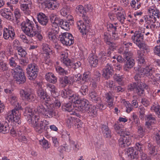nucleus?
<instances>
[{"label": "nucleus", "instance_id": "393cba45", "mask_svg": "<svg viewBox=\"0 0 160 160\" xmlns=\"http://www.w3.org/2000/svg\"><path fill=\"white\" fill-rule=\"evenodd\" d=\"M145 52L144 50H138L137 51L138 60L140 64H145Z\"/></svg>", "mask_w": 160, "mask_h": 160}, {"label": "nucleus", "instance_id": "39448f33", "mask_svg": "<svg viewBox=\"0 0 160 160\" xmlns=\"http://www.w3.org/2000/svg\"><path fill=\"white\" fill-rule=\"evenodd\" d=\"M78 111L83 113L86 112L88 113H92V115L93 117L96 116L97 114L96 107L90 104L88 101L86 99L84 102H82L81 106Z\"/></svg>", "mask_w": 160, "mask_h": 160}, {"label": "nucleus", "instance_id": "e433bc0d", "mask_svg": "<svg viewBox=\"0 0 160 160\" xmlns=\"http://www.w3.org/2000/svg\"><path fill=\"white\" fill-rule=\"evenodd\" d=\"M147 147L149 153L151 154H154L155 152V147L150 142L147 143Z\"/></svg>", "mask_w": 160, "mask_h": 160}, {"label": "nucleus", "instance_id": "680f3d73", "mask_svg": "<svg viewBox=\"0 0 160 160\" xmlns=\"http://www.w3.org/2000/svg\"><path fill=\"white\" fill-rule=\"evenodd\" d=\"M47 86L50 89V91L52 93L54 94H56V88L55 86L49 83H48L47 85Z\"/></svg>", "mask_w": 160, "mask_h": 160}, {"label": "nucleus", "instance_id": "a878e982", "mask_svg": "<svg viewBox=\"0 0 160 160\" xmlns=\"http://www.w3.org/2000/svg\"><path fill=\"white\" fill-rule=\"evenodd\" d=\"M59 26L62 29L66 30H69L70 27L69 22L66 20H63L61 18H60L59 20Z\"/></svg>", "mask_w": 160, "mask_h": 160}, {"label": "nucleus", "instance_id": "f257e3e1", "mask_svg": "<svg viewBox=\"0 0 160 160\" xmlns=\"http://www.w3.org/2000/svg\"><path fill=\"white\" fill-rule=\"evenodd\" d=\"M11 103L12 105L15 106V109L12 110L11 113H9L6 118L9 122H13L19 124L21 123V121L18 115V110L21 107H19V103L17 102V98L15 96H12L11 98Z\"/></svg>", "mask_w": 160, "mask_h": 160}, {"label": "nucleus", "instance_id": "a211bd4d", "mask_svg": "<svg viewBox=\"0 0 160 160\" xmlns=\"http://www.w3.org/2000/svg\"><path fill=\"white\" fill-rule=\"evenodd\" d=\"M148 10L149 13V18H153L154 21L153 22H155L156 21V18H159L160 17L159 10L156 8H155V9L149 8Z\"/></svg>", "mask_w": 160, "mask_h": 160}, {"label": "nucleus", "instance_id": "72a5a7b5", "mask_svg": "<svg viewBox=\"0 0 160 160\" xmlns=\"http://www.w3.org/2000/svg\"><path fill=\"white\" fill-rule=\"evenodd\" d=\"M88 61L91 66L95 67L98 63V60L96 57L92 56L89 58Z\"/></svg>", "mask_w": 160, "mask_h": 160}, {"label": "nucleus", "instance_id": "dca6fc26", "mask_svg": "<svg viewBox=\"0 0 160 160\" xmlns=\"http://www.w3.org/2000/svg\"><path fill=\"white\" fill-rule=\"evenodd\" d=\"M3 37L6 40L8 39L9 38L13 39L15 36L14 30L12 27L8 28H5L3 29Z\"/></svg>", "mask_w": 160, "mask_h": 160}, {"label": "nucleus", "instance_id": "13d9d810", "mask_svg": "<svg viewBox=\"0 0 160 160\" xmlns=\"http://www.w3.org/2000/svg\"><path fill=\"white\" fill-rule=\"evenodd\" d=\"M114 79L119 83L121 82L122 79V78L121 76L119 75V74H115L113 76Z\"/></svg>", "mask_w": 160, "mask_h": 160}, {"label": "nucleus", "instance_id": "4d7b16f0", "mask_svg": "<svg viewBox=\"0 0 160 160\" xmlns=\"http://www.w3.org/2000/svg\"><path fill=\"white\" fill-rule=\"evenodd\" d=\"M107 86L110 89L113 90L115 86V83L112 81H108L107 82Z\"/></svg>", "mask_w": 160, "mask_h": 160}, {"label": "nucleus", "instance_id": "1a4fd4ad", "mask_svg": "<svg viewBox=\"0 0 160 160\" xmlns=\"http://www.w3.org/2000/svg\"><path fill=\"white\" fill-rule=\"evenodd\" d=\"M20 96L23 100L27 101L29 102L34 101L35 97L32 93V89L28 88L24 90L22 89L20 91Z\"/></svg>", "mask_w": 160, "mask_h": 160}, {"label": "nucleus", "instance_id": "de8ad7c7", "mask_svg": "<svg viewBox=\"0 0 160 160\" xmlns=\"http://www.w3.org/2000/svg\"><path fill=\"white\" fill-rule=\"evenodd\" d=\"M76 12L77 13H79L82 14H83V13L85 12L84 8L83 7L82 5H78L76 8Z\"/></svg>", "mask_w": 160, "mask_h": 160}, {"label": "nucleus", "instance_id": "3c124183", "mask_svg": "<svg viewBox=\"0 0 160 160\" xmlns=\"http://www.w3.org/2000/svg\"><path fill=\"white\" fill-rule=\"evenodd\" d=\"M59 81L60 84L62 87H65L67 85L64 76L60 78Z\"/></svg>", "mask_w": 160, "mask_h": 160}, {"label": "nucleus", "instance_id": "e2e57ef3", "mask_svg": "<svg viewBox=\"0 0 160 160\" xmlns=\"http://www.w3.org/2000/svg\"><path fill=\"white\" fill-rule=\"evenodd\" d=\"M107 44L109 46V49L111 50L114 51L116 49L115 44L111 42H107Z\"/></svg>", "mask_w": 160, "mask_h": 160}, {"label": "nucleus", "instance_id": "412c9836", "mask_svg": "<svg viewBox=\"0 0 160 160\" xmlns=\"http://www.w3.org/2000/svg\"><path fill=\"white\" fill-rule=\"evenodd\" d=\"M120 50L123 54L125 60L129 59L132 58V53L129 51L128 48L127 47H123L120 48Z\"/></svg>", "mask_w": 160, "mask_h": 160}, {"label": "nucleus", "instance_id": "c9c22d12", "mask_svg": "<svg viewBox=\"0 0 160 160\" xmlns=\"http://www.w3.org/2000/svg\"><path fill=\"white\" fill-rule=\"evenodd\" d=\"M116 16L118 19L122 24L124 23L125 17L123 13L120 12H118L116 14Z\"/></svg>", "mask_w": 160, "mask_h": 160}, {"label": "nucleus", "instance_id": "cd10ccee", "mask_svg": "<svg viewBox=\"0 0 160 160\" xmlns=\"http://www.w3.org/2000/svg\"><path fill=\"white\" fill-rule=\"evenodd\" d=\"M37 93L42 100H45V98L47 97L46 92L42 88H39L37 90Z\"/></svg>", "mask_w": 160, "mask_h": 160}, {"label": "nucleus", "instance_id": "9b49d317", "mask_svg": "<svg viewBox=\"0 0 160 160\" xmlns=\"http://www.w3.org/2000/svg\"><path fill=\"white\" fill-rule=\"evenodd\" d=\"M142 76L141 74L137 72L134 77L135 81L136 82L135 83H136L138 85V91L139 94L140 93L141 94L143 93V89H147L148 87L145 83L141 82V78Z\"/></svg>", "mask_w": 160, "mask_h": 160}, {"label": "nucleus", "instance_id": "c756f323", "mask_svg": "<svg viewBox=\"0 0 160 160\" xmlns=\"http://www.w3.org/2000/svg\"><path fill=\"white\" fill-rule=\"evenodd\" d=\"M91 79V75L90 72L87 71L84 72L82 75V80L84 83L90 81Z\"/></svg>", "mask_w": 160, "mask_h": 160}, {"label": "nucleus", "instance_id": "8fccbe9b", "mask_svg": "<svg viewBox=\"0 0 160 160\" xmlns=\"http://www.w3.org/2000/svg\"><path fill=\"white\" fill-rule=\"evenodd\" d=\"M140 48H142L144 50H147L148 49V46L143 42V41L137 45Z\"/></svg>", "mask_w": 160, "mask_h": 160}, {"label": "nucleus", "instance_id": "7ed1b4c3", "mask_svg": "<svg viewBox=\"0 0 160 160\" xmlns=\"http://www.w3.org/2000/svg\"><path fill=\"white\" fill-rule=\"evenodd\" d=\"M46 107V108H45L42 104H40L37 107V111L44 115L46 118H51L57 116V111L54 107L53 104H51L49 105H47Z\"/></svg>", "mask_w": 160, "mask_h": 160}, {"label": "nucleus", "instance_id": "0eeeda50", "mask_svg": "<svg viewBox=\"0 0 160 160\" xmlns=\"http://www.w3.org/2000/svg\"><path fill=\"white\" fill-rule=\"evenodd\" d=\"M21 25L22 31L26 35L28 36L33 35L34 31L36 28L34 26L32 21L27 18L21 23Z\"/></svg>", "mask_w": 160, "mask_h": 160}, {"label": "nucleus", "instance_id": "4be33fe9", "mask_svg": "<svg viewBox=\"0 0 160 160\" xmlns=\"http://www.w3.org/2000/svg\"><path fill=\"white\" fill-rule=\"evenodd\" d=\"M124 103L127 108L126 112L128 113L130 112L133 109L132 106L137 108L138 106V102L136 100H134L132 101V105L128 101H125Z\"/></svg>", "mask_w": 160, "mask_h": 160}, {"label": "nucleus", "instance_id": "6e6552de", "mask_svg": "<svg viewBox=\"0 0 160 160\" xmlns=\"http://www.w3.org/2000/svg\"><path fill=\"white\" fill-rule=\"evenodd\" d=\"M26 71L28 79L34 81L37 77L39 69L38 66L36 64L32 63L28 65Z\"/></svg>", "mask_w": 160, "mask_h": 160}, {"label": "nucleus", "instance_id": "ddd939ff", "mask_svg": "<svg viewBox=\"0 0 160 160\" xmlns=\"http://www.w3.org/2000/svg\"><path fill=\"white\" fill-rule=\"evenodd\" d=\"M69 99L72 102V103L73 102L74 104L73 107H74L75 110L77 111L81 106L82 102H84L85 99H80L78 96L74 94H72V96H70V98Z\"/></svg>", "mask_w": 160, "mask_h": 160}, {"label": "nucleus", "instance_id": "58836bf2", "mask_svg": "<svg viewBox=\"0 0 160 160\" xmlns=\"http://www.w3.org/2000/svg\"><path fill=\"white\" fill-rule=\"evenodd\" d=\"M16 59L12 57L8 59L9 62V64L10 67L15 68H16L17 67L19 66L17 65V63L15 62Z\"/></svg>", "mask_w": 160, "mask_h": 160}, {"label": "nucleus", "instance_id": "09e8293b", "mask_svg": "<svg viewBox=\"0 0 160 160\" xmlns=\"http://www.w3.org/2000/svg\"><path fill=\"white\" fill-rule=\"evenodd\" d=\"M138 111L140 113L139 117L141 119L143 118L145 115V108L142 107H140L138 109Z\"/></svg>", "mask_w": 160, "mask_h": 160}, {"label": "nucleus", "instance_id": "a18cd8bd", "mask_svg": "<svg viewBox=\"0 0 160 160\" xmlns=\"http://www.w3.org/2000/svg\"><path fill=\"white\" fill-rule=\"evenodd\" d=\"M64 76L67 85H71L73 82L74 79L72 77L70 76Z\"/></svg>", "mask_w": 160, "mask_h": 160}, {"label": "nucleus", "instance_id": "2eb2a0df", "mask_svg": "<svg viewBox=\"0 0 160 160\" xmlns=\"http://www.w3.org/2000/svg\"><path fill=\"white\" fill-rule=\"evenodd\" d=\"M37 18L39 23L42 26H46L48 24V18L44 13L42 12L39 13L37 15Z\"/></svg>", "mask_w": 160, "mask_h": 160}, {"label": "nucleus", "instance_id": "4468645a", "mask_svg": "<svg viewBox=\"0 0 160 160\" xmlns=\"http://www.w3.org/2000/svg\"><path fill=\"white\" fill-rule=\"evenodd\" d=\"M131 39L133 42L136 45L143 42V34L141 31H136L134 35L132 36Z\"/></svg>", "mask_w": 160, "mask_h": 160}, {"label": "nucleus", "instance_id": "aec40b11", "mask_svg": "<svg viewBox=\"0 0 160 160\" xmlns=\"http://www.w3.org/2000/svg\"><path fill=\"white\" fill-rule=\"evenodd\" d=\"M149 68L148 66L146 67L145 68H141L140 66H138L134 68V70L138 72L143 77L144 75H147L148 74L149 70Z\"/></svg>", "mask_w": 160, "mask_h": 160}, {"label": "nucleus", "instance_id": "5701e85b", "mask_svg": "<svg viewBox=\"0 0 160 160\" xmlns=\"http://www.w3.org/2000/svg\"><path fill=\"white\" fill-rule=\"evenodd\" d=\"M35 23L36 24V29L34 31V32L33 34V35L32 36V35H31V36H30L29 37H36L39 40H41L42 38V36L39 33L41 31V27L38 24V22H35Z\"/></svg>", "mask_w": 160, "mask_h": 160}, {"label": "nucleus", "instance_id": "423d86ee", "mask_svg": "<svg viewBox=\"0 0 160 160\" xmlns=\"http://www.w3.org/2000/svg\"><path fill=\"white\" fill-rule=\"evenodd\" d=\"M118 133H121V138L118 140L119 146L122 148H125L131 145L132 141L131 137L129 136L130 132L126 131H121V133L118 132Z\"/></svg>", "mask_w": 160, "mask_h": 160}, {"label": "nucleus", "instance_id": "20e7f679", "mask_svg": "<svg viewBox=\"0 0 160 160\" xmlns=\"http://www.w3.org/2000/svg\"><path fill=\"white\" fill-rule=\"evenodd\" d=\"M12 73L16 82L19 84L24 83L26 81L25 73L20 66H18L12 69Z\"/></svg>", "mask_w": 160, "mask_h": 160}, {"label": "nucleus", "instance_id": "b1692460", "mask_svg": "<svg viewBox=\"0 0 160 160\" xmlns=\"http://www.w3.org/2000/svg\"><path fill=\"white\" fill-rule=\"evenodd\" d=\"M89 97L92 102L96 103L101 100L99 95L94 90H92L90 92Z\"/></svg>", "mask_w": 160, "mask_h": 160}, {"label": "nucleus", "instance_id": "bb28decb", "mask_svg": "<svg viewBox=\"0 0 160 160\" xmlns=\"http://www.w3.org/2000/svg\"><path fill=\"white\" fill-rule=\"evenodd\" d=\"M138 84H137L135 82L133 83L132 84H130V85L128 86V89L130 91H132L134 90V89H135L136 92L137 93V94L139 95L140 96H142L144 95H145V89H143V93H142L141 94V93L140 94H139V93L138 91Z\"/></svg>", "mask_w": 160, "mask_h": 160}, {"label": "nucleus", "instance_id": "603ef678", "mask_svg": "<svg viewBox=\"0 0 160 160\" xmlns=\"http://www.w3.org/2000/svg\"><path fill=\"white\" fill-rule=\"evenodd\" d=\"M60 13L63 16H66L69 14V10L67 8H63L61 10Z\"/></svg>", "mask_w": 160, "mask_h": 160}, {"label": "nucleus", "instance_id": "a19ab883", "mask_svg": "<svg viewBox=\"0 0 160 160\" xmlns=\"http://www.w3.org/2000/svg\"><path fill=\"white\" fill-rule=\"evenodd\" d=\"M52 73L50 72H49L45 76V78L46 80L49 82L54 84L55 83V82L56 81L55 79H53V80L52 79L51 77L52 76Z\"/></svg>", "mask_w": 160, "mask_h": 160}, {"label": "nucleus", "instance_id": "f3484780", "mask_svg": "<svg viewBox=\"0 0 160 160\" xmlns=\"http://www.w3.org/2000/svg\"><path fill=\"white\" fill-rule=\"evenodd\" d=\"M126 152L128 157H130L132 159H137L139 158L138 151L135 148L132 147L128 148Z\"/></svg>", "mask_w": 160, "mask_h": 160}, {"label": "nucleus", "instance_id": "f704fd0d", "mask_svg": "<svg viewBox=\"0 0 160 160\" xmlns=\"http://www.w3.org/2000/svg\"><path fill=\"white\" fill-rule=\"evenodd\" d=\"M39 142L40 144L45 150H46L50 147V145H49L48 141L44 138L42 140H39Z\"/></svg>", "mask_w": 160, "mask_h": 160}, {"label": "nucleus", "instance_id": "bf43d9fd", "mask_svg": "<svg viewBox=\"0 0 160 160\" xmlns=\"http://www.w3.org/2000/svg\"><path fill=\"white\" fill-rule=\"evenodd\" d=\"M146 120L148 121L154 123L156 121L155 118L153 117L152 115H148L146 116Z\"/></svg>", "mask_w": 160, "mask_h": 160}, {"label": "nucleus", "instance_id": "0e129e2a", "mask_svg": "<svg viewBox=\"0 0 160 160\" xmlns=\"http://www.w3.org/2000/svg\"><path fill=\"white\" fill-rule=\"evenodd\" d=\"M52 2H51L50 0H46L43 2V4L46 7L52 8Z\"/></svg>", "mask_w": 160, "mask_h": 160}, {"label": "nucleus", "instance_id": "49530a36", "mask_svg": "<svg viewBox=\"0 0 160 160\" xmlns=\"http://www.w3.org/2000/svg\"><path fill=\"white\" fill-rule=\"evenodd\" d=\"M48 37L49 39L53 42H56L57 40L56 34L53 33L52 32H49L48 33Z\"/></svg>", "mask_w": 160, "mask_h": 160}, {"label": "nucleus", "instance_id": "052dcab7", "mask_svg": "<svg viewBox=\"0 0 160 160\" xmlns=\"http://www.w3.org/2000/svg\"><path fill=\"white\" fill-rule=\"evenodd\" d=\"M152 108L158 114V117L160 118V106L158 105L157 106H154L152 107Z\"/></svg>", "mask_w": 160, "mask_h": 160}, {"label": "nucleus", "instance_id": "c85d7f7f", "mask_svg": "<svg viewBox=\"0 0 160 160\" xmlns=\"http://www.w3.org/2000/svg\"><path fill=\"white\" fill-rule=\"evenodd\" d=\"M63 111H67L70 112L73 109V107L71 102H69L68 103H64L62 106Z\"/></svg>", "mask_w": 160, "mask_h": 160}, {"label": "nucleus", "instance_id": "4c0bfd02", "mask_svg": "<svg viewBox=\"0 0 160 160\" xmlns=\"http://www.w3.org/2000/svg\"><path fill=\"white\" fill-rule=\"evenodd\" d=\"M10 130V128L9 126L7 125H3L2 124L1 126L0 132H2L3 134H5L9 132Z\"/></svg>", "mask_w": 160, "mask_h": 160}, {"label": "nucleus", "instance_id": "864d4df0", "mask_svg": "<svg viewBox=\"0 0 160 160\" xmlns=\"http://www.w3.org/2000/svg\"><path fill=\"white\" fill-rule=\"evenodd\" d=\"M0 69L3 71L7 70L8 67L7 66V64L3 62H0Z\"/></svg>", "mask_w": 160, "mask_h": 160}, {"label": "nucleus", "instance_id": "37998d69", "mask_svg": "<svg viewBox=\"0 0 160 160\" xmlns=\"http://www.w3.org/2000/svg\"><path fill=\"white\" fill-rule=\"evenodd\" d=\"M56 70L61 75H67L68 72L65 71L64 69L60 66H58L56 68Z\"/></svg>", "mask_w": 160, "mask_h": 160}, {"label": "nucleus", "instance_id": "338daca9", "mask_svg": "<svg viewBox=\"0 0 160 160\" xmlns=\"http://www.w3.org/2000/svg\"><path fill=\"white\" fill-rule=\"evenodd\" d=\"M43 49L44 53L48 55H49V53L51 51V49L48 47V44L45 46Z\"/></svg>", "mask_w": 160, "mask_h": 160}, {"label": "nucleus", "instance_id": "ea45409f", "mask_svg": "<svg viewBox=\"0 0 160 160\" xmlns=\"http://www.w3.org/2000/svg\"><path fill=\"white\" fill-rule=\"evenodd\" d=\"M50 20L52 23H54L56 22L58 23V21H59L60 18L58 17L54 14H51L49 16Z\"/></svg>", "mask_w": 160, "mask_h": 160}, {"label": "nucleus", "instance_id": "2f4dec72", "mask_svg": "<svg viewBox=\"0 0 160 160\" xmlns=\"http://www.w3.org/2000/svg\"><path fill=\"white\" fill-rule=\"evenodd\" d=\"M1 15L4 18L9 20L12 21L13 20V14L11 12L8 11L6 12L3 11H1Z\"/></svg>", "mask_w": 160, "mask_h": 160}, {"label": "nucleus", "instance_id": "5fc2aeb1", "mask_svg": "<svg viewBox=\"0 0 160 160\" xmlns=\"http://www.w3.org/2000/svg\"><path fill=\"white\" fill-rule=\"evenodd\" d=\"M87 27L88 25L84 24H82V26L81 27V28L79 29L80 30V32L82 33L83 34H86V32L88 31Z\"/></svg>", "mask_w": 160, "mask_h": 160}, {"label": "nucleus", "instance_id": "79ce46f5", "mask_svg": "<svg viewBox=\"0 0 160 160\" xmlns=\"http://www.w3.org/2000/svg\"><path fill=\"white\" fill-rule=\"evenodd\" d=\"M88 87L87 85H83L81 87L80 91L83 95H86L88 94Z\"/></svg>", "mask_w": 160, "mask_h": 160}, {"label": "nucleus", "instance_id": "473e14b6", "mask_svg": "<svg viewBox=\"0 0 160 160\" xmlns=\"http://www.w3.org/2000/svg\"><path fill=\"white\" fill-rule=\"evenodd\" d=\"M61 61L68 68H72V62L70 59L68 58L67 56L66 58H64L61 60Z\"/></svg>", "mask_w": 160, "mask_h": 160}, {"label": "nucleus", "instance_id": "c03bdc74", "mask_svg": "<svg viewBox=\"0 0 160 160\" xmlns=\"http://www.w3.org/2000/svg\"><path fill=\"white\" fill-rule=\"evenodd\" d=\"M138 132L140 137L142 138L145 135V129L143 127L140 126L138 128Z\"/></svg>", "mask_w": 160, "mask_h": 160}, {"label": "nucleus", "instance_id": "f8f14e48", "mask_svg": "<svg viewBox=\"0 0 160 160\" xmlns=\"http://www.w3.org/2000/svg\"><path fill=\"white\" fill-rule=\"evenodd\" d=\"M102 72V75L103 77L105 79H108L112 76L114 73L112 66L111 64L108 63L107 65L103 69Z\"/></svg>", "mask_w": 160, "mask_h": 160}, {"label": "nucleus", "instance_id": "9d476101", "mask_svg": "<svg viewBox=\"0 0 160 160\" xmlns=\"http://www.w3.org/2000/svg\"><path fill=\"white\" fill-rule=\"evenodd\" d=\"M59 40L63 45L70 46L74 43V38L71 34L67 32L59 35Z\"/></svg>", "mask_w": 160, "mask_h": 160}, {"label": "nucleus", "instance_id": "774afa93", "mask_svg": "<svg viewBox=\"0 0 160 160\" xmlns=\"http://www.w3.org/2000/svg\"><path fill=\"white\" fill-rule=\"evenodd\" d=\"M156 142L158 145L160 144V132H156L155 135Z\"/></svg>", "mask_w": 160, "mask_h": 160}, {"label": "nucleus", "instance_id": "6ab92c4d", "mask_svg": "<svg viewBox=\"0 0 160 160\" xmlns=\"http://www.w3.org/2000/svg\"><path fill=\"white\" fill-rule=\"evenodd\" d=\"M124 70L126 71H128L132 68L135 64V61L133 58L125 60L124 61Z\"/></svg>", "mask_w": 160, "mask_h": 160}, {"label": "nucleus", "instance_id": "f03ea898", "mask_svg": "<svg viewBox=\"0 0 160 160\" xmlns=\"http://www.w3.org/2000/svg\"><path fill=\"white\" fill-rule=\"evenodd\" d=\"M27 118L28 123L35 128L37 132L41 133L44 132L46 124L43 121H40L39 116L29 114Z\"/></svg>", "mask_w": 160, "mask_h": 160}, {"label": "nucleus", "instance_id": "6e6d98bb", "mask_svg": "<svg viewBox=\"0 0 160 160\" xmlns=\"http://www.w3.org/2000/svg\"><path fill=\"white\" fill-rule=\"evenodd\" d=\"M18 52L19 53V55L21 56V57H24L27 54L26 51L22 49V47H21L17 49Z\"/></svg>", "mask_w": 160, "mask_h": 160}, {"label": "nucleus", "instance_id": "7c9ffc66", "mask_svg": "<svg viewBox=\"0 0 160 160\" xmlns=\"http://www.w3.org/2000/svg\"><path fill=\"white\" fill-rule=\"evenodd\" d=\"M75 122V118L72 117H68L66 119V124L67 127L69 128H71L73 127Z\"/></svg>", "mask_w": 160, "mask_h": 160}, {"label": "nucleus", "instance_id": "69168bd1", "mask_svg": "<svg viewBox=\"0 0 160 160\" xmlns=\"http://www.w3.org/2000/svg\"><path fill=\"white\" fill-rule=\"evenodd\" d=\"M21 132H18V135L19 139L21 141L26 142L27 141V139L23 134L21 133Z\"/></svg>", "mask_w": 160, "mask_h": 160}]
</instances>
